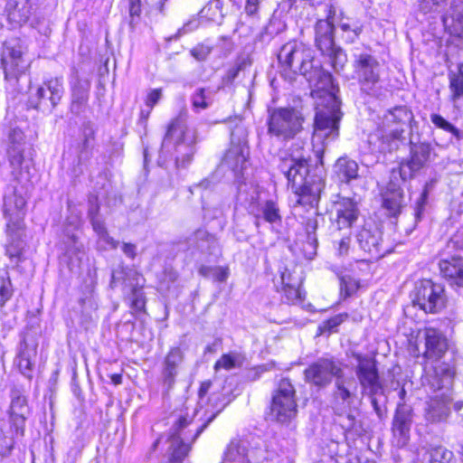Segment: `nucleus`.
I'll return each mask as SVG.
<instances>
[{
    "label": "nucleus",
    "mask_w": 463,
    "mask_h": 463,
    "mask_svg": "<svg viewBox=\"0 0 463 463\" xmlns=\"http://www.w3.org/2000/svg\"><path fill=\"white\" fill-rule=\"evenodd\" d=\"M260 0H246L245 12L248 15H254L259 10Z\"/></svg>",
    "instance_id": "64"
},
{
    "label": "nucleus",
    "mask_w": 463,
    "mask_h": 463,
    "mask_svg": "<svg viewBox=\"0 0 463 463\" xmlns=\"http://www.w3.org/2000/svg\"><path fill=\"white\" fill-rule=\"evenodd\" d=\"M354 72L362 90L372 94L380 81L381 66L375 57L369 53L354 56Z\"/></svg>",
    "instance_id": "13"
},
{
    "label": "nucleus",
    "mask_w": 463,
    "mask_h": 463,
    "mask_svg": "<svg viewBox=\"0 0 463 463\" xmlns=\"http://www.w3.org/2000/svg\"><path fill=\"white\" fill-rule=\"evenodd\" d=\"M191 101L195 112L206 109L212 104L210 92L204 88L196 89L191 97Z\"/></svg>",
    "instance_id": "42"
},
{
    "label": "nucleus",
    "mask_w": 463,
    "mask_h": 463,
    "mask_svg": "<svg viewBox=\"0 0 463 463\" xmlns=\"http://www.w3.org/2000/svg\"><path fill=\"white\" fill-rule=\"evenodd\" d=\"M357 361L355 373L364 392L369 396H375L383 392L378 371L373 359L354 354Z\"/></svg>",
    "instance_id": "17"
},
{
    "label": "nucleus",
    "mask_w": 463,
    "mask_h": 463,
    "mask_svg": "<svg viewBox=\"0 0 463 463\" xmlns=\"http://www.w3.org/2000/svg\"><path fill=\"white\" fill-rule=\"evenodd\" d=\"M347 318V314H338L324 321L318 327L320 334H331L336 330V327Z\"/></svg>",
    "instance_id": "53"
},
{
    "label": "nucleus",
    "mask_w": 463,
    "mask_h": 463,
    "mask_svg": "<svg viewBox=\"0 0 463 463\" xmlns=\"http://www.w3.org/2000/svg\"><path fill=\"white\" fill-rule=\"evenodd\" d=\"M192 418L188 416H180L172 429V433L169 438L172 462H181L188 454L190 450V441H194L202 433L206 424L196 429L193 436L184 431V429L191 423Z\"/></svg>",
    "instance_id": "11"
},
{
    "label": "nucleus",
    "mask_w": 463,
    "mask_h": 463,
    "mask_svg": "<svg viewBox=\"0 0 463 463\" xmlns=\"http://www.w3.org/2000/svg\"><path fill=\"white\" fill-rule=\"evenodd\" d=\"M425 341L424 356L427 359L439 360L448 350V343L444 335L433 327L425 328L423 331Z\"/></svg>",
    "instance_id": "25"
},
{
    "label": "nucleus",
    "mask_w": 463,
    "mask_h": 463,
    "mask_svg": "<svg viewBox=\"0 0 463 463\" xmlns=\"http://www.w3.org/2000/svg\"><path fill=\"white\" fill-rule=\"evenodd\" d=\"M24 46L19 39H10L4 43L1 54V66L6 82L15 88L19 77L22 76L29 63L24 59Z\"/></svg>",
    "instance_id": "5"
},
{
    "label": "nucleus",
    "mask_w": 463,
    "mask_h": 463,
    "mask_svg": "<svg viewBox=\"0 0 463 463\" xmlns=\"http://www.w3.org/2000/svg\"><path fill=\"white\" fill-rule=\"evenodd\" d=\"M250 213L256 217L257 220L262 216L263 219L269 223L281 221L279 208L277 203L272 200L266 201L257 213H255L253 208H251ZM256 224L259 225V221H256Z\"/></svg>",
    "instance_id": "38"
},
{
    "label": "nucleus",
    "mask_w": 463,
    "mask_h": 463,
    "mask_svg": "<svg viewBox=\"0 0 463 463\" xmlns=\"http://www.w3.org/2000/svg\"><path fill=\"white\" fill-rule=\"evenodd\" d=\"M337 229L350 228L359 216L356 202L350 198H343L335 204Z\"/></svg>",
    "instance_id": "26"
},
{
    "label": "nucleus",
    "mask_w": 463,
    "mask_h": 463,
    "mask_svg": "<svg viewBox=\"0 0 463 463\" xmlns=\"http://www.w3.org/2000/svg\"><path fill=\"white\" fill-rule=\"evenodd\" d=\"M24 426L14 424L9 419L0 420V454L8 453L14 447L15 439L24 436Z\"/></svg>",
    "instance_id": "29"
},
{
    "label": "nucleus",
    "mask_w": 463,
    "mask_h": 463,
    "mask_svg": "<svg viewBox=\"0 0 463 463\" xmlns=\"http://www.w3.org/2000/svg\"><path fill=\"white\" fill-rule=\"evenodd\" d=\"M338 89L317 94L316 99V116L314 120L313 141L327 144L339 136V122L342 118L341 102L335 95Z\"/></svg>",
    "instance_id": "1"
},
{
    "label": "nucleus",
    "mask_w": 463,
    "mask_h": 463,
    "mask_svg": "<svg viewBox=\"0 0 463 463\" xmlns=\"http://www.w3.org/2000/svg\"><path fill=\"white\" fill-rule=\"evenodd\" d=\"M353 382V378L340 376L335 381L333 391V409L335 414L343 417L341 425L345 430H352L356 424L355 416L351 411V406L356 396V386H354V391L350 389Z\"/></svg>",
    "instance_id": "4"
},
{
    "label": "nucleus",
    "mask_w": 463,
    "mask_h": 463,
    "mask_svg": "<svg viewBox=\"0 0 463 463\" xmlns=\"http://www.w3.org/2000/svg\"><path fill=\"white\" fill-rule=\"evenodd\" d=\"M281 281L283 284L284 297L287 301L291 304L299 302L301 300V292L298 283L286 282V273L281 274Z\"/></svg>",
    "instance_id": "46"
},
{
    "label": "nucleus",
    "mask_w": 463,
    "mask_h": 463,
    "mask_svg": "<svg viewBox=\"0 0 463 463\" xmlns=\"http://www.w3.org/2000/svg\"><path fill=\"white\" fill-rule=\"evenodd\" d=\"M437 393L430 398L425 408V419L431 423L445 421L450 413V402L452 392H436Z\"/></svg>",
    "instance_id": "23"
},
{
    "label": "nucleus",
    "mask_w": 463,
    "mask_h": 463,
    "mask_svg": "<svg viewBox=\"0 0 463 463\" xmlns=\"http://www.w3.org/2000/svg\"><path fill=\"white\" fill-rule=\"evenodd\" d=\"M412 119L413 114L407 107L398 106L384 113L380 124L387 128H391L392 124H396L395 128H401L404 133Z\"/></svg>",
    "instance_id": "31"
},
{
    "label": "nucleus",
    "mask_w": 463,
    "mask_h": 463,
    "mask_svg": "<svg viewBox=\"0 0 463 463\" xmlns=\"http://www.w3.org/2000/svg\"><path fill=\"white\" fill-rule=\"evenodd\" d=\"M24 147V136L21 129L14 128L9 134V145Z\"/></svg>",
    "instance_id": "60"
},
{
    "label": "nucleus",
    "mask_w": 463,
    "mask_h": 463,
    "mask_svg": "<svg viewBox=\"0 0 463 463\" xmlns=\"http://www.w3.org/2000/svg\"><path fill=\"white\" fill-rule=\"evenodd\" d=\"M211 52L212 48L210 46L198 44L190 51V53L195 60L202 61L206 60Z\"/></svg>",
    "instance_id": "57"
},
{
    "label": "nucleus",
    "mask_w": 463,
    "mask_h": 463,
    "mask_svg": "<svg viewBox=\"0 0 463 463\" xmlns=\"http://www.w3.org/2000/svg\"><path fill=\"white\" fill-rule=\"evenodd\" d=\"M317 222L315 219H308L306 222V231L307 233V239L310 243L317 244L316 230Z\"/></svg>",
    "instance_id": "62"
},
{
    "label": "nucleus",
    "mask_w": 463,
    "mask_h": 463,
    "mask_svg": "<svg viewBox=\"0 0 463 463\" xmlns=\"http://www.w3.org/2000/svg\"><path fill=\"white\" fill-rule=\"evenodd\" d=\"M411 412V408L405 404H400L396 409L392 421V433L397 447L402 448L409 441L412 421Z\"/></svg>",
    "instance_id": "24"
},
{
    "label": "nucleus",
    "mask_w": 463,
    "mask_h": 463,
    "mask_svg": "<svg viewBox=\"0 0 463 463\" xmlns=\"http://www.w3.org/2000/svg\"><path fill=\"white\" fill-rule=\"evenodd\" d=\"M359 281L349 276H345L341 279L340 289L341 293L345 294V298L354 294L359 288Z\"/></svg>",
    "instance_id": "55"
},
{
    "label": "nucleus",
    "mask_w": 463,
    "mask_h": 463,
    "mask_svg": "<svg viewBox=\"0 0 463 463\" xmlns=\"http://www.w3.org/2000/svg\"><path fill=\"white\" fill-rule=\"evenodd\" d=\"M340 30L344 33V37L347 43L355 41L362 32V27L356 23L341 21Z\"/></svg>",
    "instance_id": "49"
},
{
    "label": "nucleus",
    "mask_w": 463,
    "mask_h": 463,
    "mask_svg": "<svg viewBox=\"0 0 463 463\" xmlns=\"http://www.w3.org/2000/svg\"><path fill=\"white\" fill-rule=\"evenodd\" d=\"M316 44L318 50L324 54L332 52L335 45L334 24L329 20H319L316 24Z\"/></svg>",
    "instance_id": "30"
},
{
    "label": "nucleus",
    "mask_w": 463,
    "mask_h": 463,
    "mask_svg": "<svg viewBox=\"0 0 463 463\" xmlns=\"http://www.w3.org/2000/svg\"><path fill=\"white\" fill-rule=\"evenodd\" d=\"M97 243L98 247L104 250L117 249L118 246V241L110 237L108 231L98 235Z\"/></svg>",
    "instance_id": "56"
},
{
    "label": "nucleus",
    "mask_w": 463,
    "mask_h": 463,
    "mask_svg": "<svg viewBox=\"0 0 463 463\" xmlns=\"http://www.w3.org/2000/svg\"><path fill=\"white\" fill-rule=\"evenodd\" d=\"M428 463H457L453 452L442 446L430 448L424 456Z\"/></svg>",
    "instance_id": "39"
},
{
    "label": "nucleus",
    "mask_w": 463,
    "mask_h": 463,
    "mask_svg": "<svg viewBox=\"0 0 463 463\" xmlns=\"http://www.w3.org/2000/svg\"><path fill=\"white\" fill-rule=\"evenodd\" d=\"M111 287H122V291L130 301V307L137 312L143 311L146 299L143 292L144 279L133 269L112 273Z\"/></svg>",
    "instance_id": "8"
},
{
    "label": "nucleus",
    "mask_w": 463,
    "mask_h": 463,
    "mask_svg": "<svg viewBox=\"0 0 463 463\" xmlns=\"http://www.w3.org/2000/svg\"><path fill=\"white\" fill-rule=\"evenodd\" d=\"M25 205L26 201L21 194H14L5 200L4 207L5 216L8 218L9 222L14 220V225L17 228L20 227V222L24 218Z\"/></svg>",
    "instance_id": "34"
},
{
    "label": "nucleus",
    "mask_w": 463,
    "mask_h": 463,
    "mask_svg": "<svg viewBox=\"0 0 463 463\" xmlns=\"http://www.w3.org/2000/svg\"><path fill=\"white\" fill-rule=\"evenodd\" d=\"M439 267L441 276L450 284L463 287V257H443Z\"/></svg>",
    "instance_id": "27"
},
{
    "label": "nucleus",
    "mask_w": 463,
    "mask_h": 463,
    "mask_svg": "<svg viewBox=\"0 0 463 463\" xmlns=\"http://www.w3.org/2000/svg\"><path fill=\"white\" fill-rule=\"evenodd\" d=\"M268 111V133L270 136L289 140L302 131L305 118L300 110L295 108H274Z\"/></svg>",
    "instance_id": "3"
},
{
    "label": "nucleus",
    "mask_w": 463,
    "mask_h": 463,
    "mask_svg": "<svg viewBox=\"0 0 463 463\" xmlns=\"http://www.w3.org/2000/svg\"><path fill=\"white\" fill-rule=\"evenodd\" d=\"M200 273L203 276H212L216 281L224 282L229 277V269L224 267H203Z\"/></svg>",
    "instance_id": "54"
},
{
    "label": "nucleus",
    "mask_w": 463,
    "mask_h": 463,
    "mask_svg": "<svg viewBox=\"0 0 463 463\" xmlns=\"http://www.w3.org/2000/svg\"><path fill=\"white\" fill-rule=\"evenodd\" d=\"M404 140L402 129L387 128L383 124H379L369 137V142L381 153H392L398 150Z\"/></svg>",
    "instance_id": "21"
},
{
    "label": "nucleus",
    "mask_w": 463,
    "mask_h": 463,
    "mask_svg": "<svg viewBox=\"0 0 463 463\" xmlns=\"http://www.w3.org/2000/svg\"><path fill=\"white\" fill-rule=\"evenodd\" d=\"M247 129L242 125H237L231 133V146L222 159V164L234 172L245 167L249 156Z\"/></svg>",
    "instance_id": "14"
},
{
    "label": "nucleus",
    "mask_w": 463,
    "mask_h": 463,
    "mask_svg": "<svg viewBox=\"0 0 463 463\" xmlns=\"http://www.w3.org/2000/svg\"><path fill=\"white\" fill-rule=\"evenodd\" d=\"M191 243L199 249L201 251H211L215 248L217 241L213 235L210 234L205 230H197L193 237L190 239Z\"/></svg>",
    "instance_id": "40"
},
{
    "label": "nucleus",
    "mask_w": 463,
    "mask_h": 463,
    "mask_svg": "<svg viewBox=\"0 0 463 463\" xmlns=\"http://www.w3.org/2000/svg\"><path fill=\"white\" fill-rule=\"evenodd\" d=\"M430 120L437 128L451 133L458 140L463 139V132L454 127L440 115L432 114L430 116Z\"/></svg>",
    "instance_id": "48"
},
{
    "label": "nucleus",
    "mask_w": 463,
    "mask_h": 463,
    "mask_svg": "<svg viewBox=\"0 0 463 463\" xmlns=\"http://www.w3.org/2000/svg\"><path fill=\"white\" fill-rule=\"evenodd\" d=\"M412 302L426 313H438L446 304L444 287L430 279L416 283Z\"/></svg>",
    "instance_id": "9"
},
{
    "label": "nucleus",
    "mask_w": 463,
    "mask_h": 463,
    "mask_svg": "<svg viewBox=\"0 0 463 463\" xmlns=\"http://www.w3.org/2000/svg\"><path fill=\"white\" fill-rule=\"evenodd\" d=\"M456 375L455 363L452 358L448 361L435 360V364L426 373L425 383L433 392H452Z\"/></svg>",
    "instance_id": "16"
},
{
    "label": "nucleus",
    "mask_w": 463,
    "mask_h": 463,
    "mask_svg": "<svg viewBox=\"0 0 463 463\" xmlns=\"http://www.w3.org/2000/svg\"><path fill=\"white\" fill-rule=\"evenodd\" d=\"M449 0H421L419 9L424 14L440 13L448 5Z\"/></svg>",
    "instance_id": "51"
},
{
    "label": "nucleus",
    "mask_w": 463,
    "mask_h": 463,
    "mask_svg": "<svg viewBox=\"0 0 463 463\" xmlns=\"http://www.w3.org/2000/svg\"><path fill=\"white\" fill-rule=\"evenodd\" d=\"M90 84V82H81L80 80L74 84L71 90V111L75 115H80L85 111L88 101Z\"/></svg>",
    "instance_id": "35"
},
{
    "label": "nucleus",
    "mask_w": 463,
    "mask_h": 463,
    "mask_svg": "<svg viewBox=\"0 0 463 463\" xmlns=\"http://www.w3.org/2000/svg\"><path fill=\"white\" fill-rule=\"evenodd\" d=\"M360 249L373 259H379L388 251L382 246V232L372 223H366L356 234Z\"/></svg>",
    "instance_id": "22"
},
{
    "label": "nucleus",
    "mask_w": 463,
    "mask_h": 463,
    "mask_svg": "<svg viewBox=\"0 0 463 463\" xmlns=\"http://www.w3.org/2000/svg\"><path fill=\"white\" fill-rule=\"evenodd\" d=\"M325 55L329 57L330 62L335 71L343 70L346 61L347 56L341 48L334 47L332 52H326Z\"/></svg>",
    "instance_id": "52"
},
{
    "label": "nucleus",
    "mask_w": 463,
    "mask_h": 463,
    "mask_svg": "<svg viewBox=\"0 0 463 463\" xmlns=\"http://www.w3.org/2000/svg\"><path fill=\"white\" fill-rule=\"evenodd\" d=\"M272 420L285 423L291 420L297 414L295 389L288 379H282L272 395L269 407Z\"/></svg>",
    "instance_id": "7"
},
{
    "label": "nucleus",
    "mask_w": 463,
    "mask_h": 463,
    "mask_svg": "<svg viewBox=\"0 0 463 463\" xmlns=\"http://www.w3.org/2000/svg\"><path fill=\"white\" fill-rule=\"evenodd\" d=\"M163 93L162 89H153L147 92L145 99L146 106L153 109L162 99Z\"/></svg>",
    "instance_id": "58"
},
{
    "label": "nucleus",
    "mask_w": 463,
    "mask_h": 463,
    "mask_svg": "<svg viewBox=\"0 0 463 463\" xmlns=\"http://www.w3.org/2000/svg\"><path fill=\"white\" fill-rule=\"evenodd\" d=\"M172 142L175 146V164L178 167L188 165L195 153L197 133L186 124V113L181 112L168 125L163 146Z\"/></svg>",
    "instance_id": "2"
},
{
    "label": "nucleus",
    "mask_w": 463,
    "mask_h": 463,
    "mask_svg": "<svg viewBox=\"0 0 463 463\" xmlns=\"http://www.w3.org/2000/svg\"><path fill=\"white\" fill-rule=\"evenodd\" d=\"M64 93L61 78H51L43 81L29 98V105L36 109L51 110L61 101Z\"/></svg>",
    "instance_id": "15"
},
{
    "label": "nucleus",
    "mask_w": 463,
    "mask_h": 463,
    "mask_svg": "<svg viewBox=\"0 0 463 463\" xmlns=\"http://www.w3.org/2000/svg\"><path fill=\"white\" fill-rule=\"evenodd\" d=\"M11 398L9 420H14V424L24 426L26 417L30 413L27 400L18 390L12 391Z\"/></svg>",
    "instance_id": "32"
},
{
    "label": "nucleus",
    "mask_w": 463,
    "mask_h": 463,
    "mask_svg": "<svg viewBox=\"0 0 463 463\" xmlns=\"http://www.w3.org/2000/svg\"><path fill=\"white\" fill-rule=\"evenodd\" d=\"M335 169L341 181L349 182L358 176V164L348 157H340L335 165Z\"/></svg>",
    "instance_id": "37"
},
{
    "label": "nucleus",
    "mask_w": 463,
    "mask_h": 463,
    "mask_svg": "<svg viewBox=\"0 0 463 463\" xmlns=\"http://www.w3.org/2000/svg\"><path fill=\"white\" fill-rule=\"evenodd\" d=\"M243 362L244 357L242 354L236 352H231L229 354H222L220 359L216 361L214 370L218 371L220 369H224L230 371L232 369L241 367Z\"/></svg>",
    "instance_id": "41"
},
{
    "label": "nucleus",
    "mask_w": 463,
    "mask_h": 463,
    "mask_svg": "<svg viewBox=\"0 0 463 463\" xmlns=\"http://www.w3.org/2000/svg\"><path fill=\"white\" fill-rule=\"evenodd\" d=\"M450 84L449 88L452 92V99L455 101L463 98V71L459 68L458 73L449 75Z\"/></svg>",
    "instance_id": "50"
},
{
    "label": "nucleus",
    "mask_w": 463,
    "mask_h": 463,
    "mask_svg": "<svg viewBox=\"0 0 463 463\" xmlns=\"http://www.w3.org/2000/svg\"><path fill=\"white\" fill-rule=\"evenodd\" d=\"M350 237L345 236L340 239L339 241H335L334 242L335 249L338 256H345L348 253L350 248Z\"/></svg>",
    "instance_id": "59"
},
{
    "label": "nucleus",
    "mask_w": 463,
    "mask_h": 463,
    "mask_svg": "<svg viewBox=\"0 0 463 463\" xmlns=\"http://www.w3.org/2000/svg\"><path fill=\"white\" fill-rule=\"evenodd\" d=\"M269 456L260 443L234 439L227 445L222 463H266Z\"/></svg>",
    "instance_id": "6"
},
{
    "label": "nucleus",
    "mask_w": 463,
    "mask_h": 463,
    "mask_svg": "<svg viewBox=\"0 0 463 463\" xmlns=\"http://www.w3.org/2000/svg\"><path fill=\"white\" fill-rule=\"evenodd\" d=\"M13 228L10 223L7 224V232L11 237V241L7 243L5 247V254L11 259L14 260L16 262L19 261L22 250H23V242L13 237Z\"/></svg>",
    "instance_id": "47"
},
{
    "label": "nucleus",
    "mask_w": 463,
    "mask_h": 463,
    "mask_svg": "<svg viewBox=\"0 0 463 463\" xmlns=\"http://www.w3.org/2000/svg\"><path fill=\"white\" fill-rule=\"evenodd\" d=\"M24 147L8 146L7 156L10 165L13 168L12 174L14 175H17L21 171L24 163Z\"/></svg>",
    "instance_id": "44"
},
{
    "label": "nucleus",
    "mask_w": 463,
    "mask_h": 463,
    "mask_svg": "<svg viewBox=\"0 0 463 463\" xmlns=\"http://www.w3.org/2000/svg\"><path fill=\"white\" fill-rule=\"evenodd\" d=\"M431 146L429 143L414 144L411 142L410 158L400 165V175L402 180L411 179L415 173L425 167L430 161Z\"/></svg>",
    "instance_id": "18"
},
{
    "label": "nucleus",
    "mask_w": 463,
    "mask_h": 463,
    "mask_svg": "<svg viewBox=\"0 0 463 463\" xmlns=\"http://www.w3.org/2000/svg\"><path fill=\"white\" fill-rule=\"evenodd\" d=\"M298 73L303 75L307 80L313 85L314 90H312V96H314L317 91L318 92L317 94H320L337 89V87L334 85L332 75L322 69L319 61H315L312 51L311 59L303 69L298 70Z\"/></svg>",
    "instance_id": "20"
},
{
    "label": "nucleus",
    "mask_w": 463,
    "mask_h": 463,
    "mask_svg": "<svg viewBox=\"0 0 463 463\" xmlns=\"http://www.w3.org/2000/svg\"><path fill=\"white\" fill-rule=\"evenodd\" d=\"M278 167L296 194H307L310 191L307 180L308 165L303 156L296 158L290 156L281 158Z\"/></svg>",
    "instance_id": "12"
},
{
    "label": "nucleus",
    "mask_w": 463,
    "mask_h": 463,
    "mask_svg": "<svg viewBox=\"0 0 463 463\" xmlns=\"http://www.w3.org/2000/svg\"><path fill=\"white\" fill-rule=\"evenodd\" d=\"M285 29V24L276 17H272L269 24L262 29L259 34V39L261 42H268L275 35L279 34Z\"/></svg>",
    "instance_id": "45"
},
{
    "label": "nucleus",
    "mask_w": 463,
    "mask_h": 463,
    "mask_svg": "<svg viewBox=\"0 0 463 463\" xmlns=\"http://www.w3.org/2000/svg\"><path fill=\"white\" fill-rule=\"evenodd\" d=\"M278 59L284 71L298 73L311 59V49L301 43H288L281 47Z\"/></svg>",
    "instance_id": "19"
},
{
    "label": "nucleus",
    "mask_w": 463,
    "mask_h": 463,
    "mask_svg": "<svg viewBox=\"0 0 463 463\" xmlns=\"http://www.w3.org/2000/svg\"><path fill=\"white\" fill-rule=\"evenodd\" d=\"M428 198V190L425 187L424 190L421 192L420 197L417 199L416 206H415V217L417 219L420 218V215L424 210L425 204L427 203Z\"/></svg>",
    "instance_id": "61"
},
{
    "label": "nucleus",
    "mask_w": 463,
    "mask_h": 463,
    "mask_svg": "<svg viewBox=\"0 0 463 463\" xmlns=\"http://www.w3.org/2000/svg\"><path fill=\"white\" fill-rule=\"evenodd\" d=\"M36 355L34 348H29L26 343L20 345L19 353L14 359V364L18 367L21 373L31 379L33 373V358Z\"/></svg>",
    "instance_id": "36"
},
{
    "label": "nucleus",
    "mask_w": 463,
    "mask_h": 463,
    "mask_svg": "<svg viewBox=\"0 0 463 463\" xmlns=\"http://www.w3.org/2000/svg\"><path fill=\"white\" fill-rule=\"evenodd\" d=\"M402 203V193L400 189L388 193L383 197V207L387 209L392 215L400 213Z\"/></svg>",
    "instance_id": "43"
},
{
    "label": "nucleus",
    "mask_w": 463,
    "mask_h": 463,
    "mask_svg": "<svg viewBox=\"0 0 463 463\" xmlns=\"http://www.w3.org/2000/svg\"><path fill=\"white\" fill-rule=\"evenodd\" d=\"M307 383L318 388L329 385L333 378L344 376L343 364L334 358H319L304 371Z\"/></svg>",
    "instance_id": "10"
},
{
    "label": "nucleus",
    "mask_w": 463,
    "mask_h": 463,
    "mask_svg": "<svg viewBox=\"0 0 463 463\" xmlns=\"http://www.w3.org/2000/svg\"><path fill=\"white\" fill-rule=\"evenodd\" d=\"M24 426L14 424L9 419L0 420V454L8 453L14 447L15 439L24 436Z\"/></svg>",
    "instance_id": "28"
},
{
    "label": "nucleus",
    "mask_w": 463,
    "mask_h": 463,
    "mask_svg": "<svg viewBox=\"0 0 463 463\" xmlns=\"http://www.w3.org/2000/svg\"><path fill=\"white\" fill-rule=\"evenodd\" d=\"M12 296L10 281L2 280L0 284V302L4 305Z\"/></svg>",
    "instance_id": "63"
},
{
    "label": "nucleus",
    "mask_w": 463,
    "mask_h": 463,
    "mask_svg": "<svg viewBox=\"0 0 463 463\" xmlns=\"http://www.w3.org/2000/svg\"><path fill=\"white\" fill-rule=\"evenodd\" d=\"M184 352L180 347H173L167 353L163 366V376L168 385H172L177 375L178 366L183 363Z\"/></svg>",
    "instance_id": "33"
}]
</instances>
